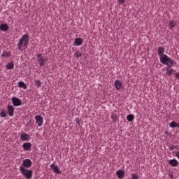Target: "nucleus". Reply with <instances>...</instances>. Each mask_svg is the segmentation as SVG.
Segmentation results:
<instances>
[{"label": "nucleus", "instance_id": "obj_32", "mask_svg": "<svg viewBox=\"0 0 179 179\" xmlns=\"http://www.w3.org/2000/svg\"><path fill=\"white\" fill-rule=\"evenodd\" d=\"M177 147L174 146V145H172L171 147V150H174V149H176Z\"/></svg>", "mask_w": 179, "mask_h": 179}, {"label": "nucleus", "instance_id": "obj_12", "mask_svg": "<svg viewBox=\"0 0 179 179\" xmlns=\"http://www.w3.org/2000/svg\"><path fill=\"white\" fill-rule=\"evenodd\" d=\"M116 176L117 178L122 179L125 177V171H124V170H118L116 171Z\"/></svg>", "mask_w": 179, "mask_h": 179}, {"label": "nucleus", "instance_id": "obj_22", "mask_svg": "<svg viewBox=\"0 0 179 179\" xmlns=\"http://www.w3.org/2000/svg\"><path fill=\"white\" fill-rule=\"evenodd\" d=\"M134 118H135V116L132 114L128 115L127 116V121H129V122L134 121Z\"/></svg>", "mask_w": 179, "mask_h": 179}, {"label": "nucleus", "instance_id": "obj_26", "mask_svg": "<svg viewBox=\"0 0 179 179\" xmlns=\"http://www.w3.org/2000/svg\"><path fill=\"white\" fill-rule=\"evenodd\" d=\"M74 57H76L77 58H80V57H82V53L78 51L74 54Z\"/></svg>", "mask_w": 179, "mask_h": 179}, {"label": "nucleus", "instance_id": "obj_18", "mask_svg": "<svg viewBox=\"0 0 179 179\" xmlns=\"http://www.w3.org/2000/svg\"><path fill=\"white\" fill-rule=\"evenodd\" d=\"M171 67V66H169L166 68V75H167V76H171L173 75V72L174 71V70Z\"/></svg>", "mask_w": 179, "mask_h": 179}, {"label": "nucleus", "instance_id": "obj_13", "mask_svg": "<svg viewBox=\"0 0 179 179\" xmlns=\"http://www.w3.org/2000/svg\"><path fill=\"white\" fill-rule=\"evenodd\" d=\"M22 148H23L24 150H25L26 152H29V150H30V149H31V144L29 142L24 143L22 144Z\"/></svg>", "mask_w": 179, "mask_h": 179}, {"label": "nucleus", "instance_id": "obj_23", "mask_svg": "<svg viewBox=\"0 0 179 179\" xmlns=\"http://www.w3.org/2000/svg\"><path fill=\"white\" fill-rule=\"evenodd\" d=\"M169 127L171 128H177V127H178V124H177L176 122H171L169 123Z\"/></svg>", "mask_w": 179, "mask_h": 179}, {"label": "nucleus", "instance_id": "obj_6", "mask_svg": "<svg viewBox=\"0 0 179 179\" xmlns=\"http://www.w3.org/2000/svg\"><path fill=\"white\" fill-rule=\"evenodd\" d=\"M11 101L14 107H19V106H22V100L17 97H13L11 99Z\"/></svg>", "mask_w": 179, "mask_h": 179}, {"label": "nucleus", "instance_id": "obj_1", "mask_svg": "<svg viewBox=\"0 0 179 179\" xmlns=\"http://www.w3.org/2000/svg\"><path fill=\"white\" fill-rule=\"evenodd\" d=\"M164 48H158L157 52L161 64H163V65H166V66H174V65H176L177 62L167 56V55L164 54Z\"/></svg>", "mask_w": 179, "mask_h": 179}, {"label": "nucleus", "instance_id": "obj_7", "mask_svg": "<svg viewBox=\"0 0 179 179\" xmlns=\"http://www.w3.org/2000/svg\"><path fill=\"white\" fill-rule=\"evenodd\" d=\"M7 111L9 117H13L15 115V108L12 105L7 106Z\"/></svg>", "mask_w": 179, "mask_h": 179}, {"label": "nucleus", "instance_id": "obj_15", "mask_svg": "<svg viewBox=\"0 0 179 179\" xmlns=\"http://www.w3.org/2000/svg\"><path fill=\"white\" fill-rule=\"evenodd\" d=\"M169 163L172 167H177V166H178V161L176 159H170Z\"/></svg>", "mask_w": 179, "mask_h": 179}, {"label": "nucleus", "instance_id": "obj_20", "mask_svg": "<svg viewBox=\"0 0 179 179\" xmlns=\"http://www.w3.org/2000/svg\"><path fill=\"white\" fill-rule=\"evenodd\" d=\"M6 69L9 70H12L13 69V68H15V64L12 62H9L6 65Z\"/></svg>", "mask_w": 179, "mask_h": 179}, {"label": "nucleus", "instance_id": "obj_31", "mask_svg": "<svg viewBox=\"0 0 179 179\" xmlns=\"http://www.w3.org/2000/svg\"><path fill=\"white\" fill-rule=\"evenodd\" d=\"M119 3H124L125 0H118Z\"/></svg>", "mask_w": 179, "mask_h": 179}, {"label": "nucleus", "instance_id": "obj_34", "mask_svg": "<svg viewBox=\"0 0 179 179\" xmlns=\"http://www.w3.org/2000/svg\"><path fill=\"white\" fill-rule=\"evenodd\" d=\"M0 3H1V0H0Z\"/></svg>", "mask_w": 179, "mask_h": 179}, {"label": "nucleus", "instance_id": "obj_4", "mask_svg": "<svg viewBox=\"0 0 179 179\" xmlns=\"http://www.w3.org/2000/svg\"><path fill=\"white\" fill-rule=\"evenodd\" d=\"M37 62L39 64V66H45V64H47V58L43 57L41 53H39L36 55Z\"/></svg>", "mask_w": 179, "mask_h": 179}, {"label": "nucleus", "instance_id": "obj_11", "mask_svg": "<svg viewBox=\"0 0 179 179\" xmlns=\"http://www.w3.org/2000/svg\"><path fill=\"white\" fill-rule=\"evenodd\" d=\"M22 165L24 167H26L27 169H29V167H31V160L29 159H26L22 162Z\"/></svg>", "mask_w": 179, "mask_h": 179}, {"label": "nucleus", "instance_id": "obj_10", "mask_svg": "<svg viewBox=\"0 0 179 179\" xmlns=\"http://www.w3.org/2000/svg\"><path fill=\"white\" fill-rule=\"evenodd\" d=\"M114 85L115 89H116V90H121V89H122V83L119 80H116L114 83Z\"/></svg>", "mask_w": 179, "mask_h": 179}, {"label": "nucleus", "instance_id": "obj_28", "mask_svg": "<svg viewBox=\"0 0 179 179\" xmlns=\"http://www.w3.org/2000/svg\"><path fill=\"white\" fill-rule=\"evenodd\" d=\"M168 176H169V178H171V179L174 178V175L173 174V172H169Z\"/></svg>", "mask_w": 179, "mask_h": 179}, {"label": "nucleus", "instance_id": "obj_14", "mask_svg": "<svg viewBox=\"0 0 179 179\" xmlns=\"http://www.w3.org/2000/svg\"><path fill=\"white\" fill-rule=\"evenodd\" d=\"M20 138L22 141H29V139H30V135L27 133H22L20 135Z\"/></svg>", "mask_w": 179, "mask_h": 179}, {"label": "nucleus", "instance_id": "obj_33", "mask_svg": "<svg viewBox=\"0 0 179 179\" xmlns=\"http://www.w3.org/2000/svg\"><path fill=\"white\" fill-rule=\"evenodd\" d=\"M175 76H176V78H178V79H179V72L176 73L175 74Z\"/></svg>", "mask_w": 179, "mask_h": 179}, {"label": "nucleus", "instance_id": "obj_29", "mask_svg": "<svg viewBox=\"0 0 179 179\" xmlns=\"http://www.w3.org/2000/svg\"><path fill=\"white\" fill-rule=\"evenodd\" d=\"M76 124H78V125H80V120H79V118H76Z\"/></svg>", "mask_w": 179, "mask_h": 179}, {"label": "nucleus", "instance_id": "obj_25", "mask_svg": "<svg viewBox=\"0 0 179 179\" xmlns=\"http://www.w3.org/2000/svg\"><path fill=\"white\" fill-rule=\"evenodd\" d=\"M35 85L37 87H41V82L38 80H35Z\"/></svg>", "mask_w": 179, "mask_h": 179}, {"label": "nucleus", "instance_id": "obj_2", "mask_svg": "<svg viewBox=\"0 0 179 179\" xmlns=\"http://www.w3.org/2000/svg\"><path fill=\"white\" fill-rule=\"evenodd\" d=\"M30 36L27 34H24L22 37L19 39V42L17 43L18 50L20 51L23 50V47L27 48V45H29Z\"/></svg>", "mask_w": 179, "mask_h": 179}, {"label": "nucleus", "instance_id": "obj_21", "mask_svg": "<svg viewBox=\"0 0 179 179\" xmlns=\"http://www.w3.org/2000/svg\"><path fill=\"white\" fill-rule=\"evenodd\" d=\"M18 86L22 89H24V90L27 89V85L23 81L18 82Z\"/></svg>", "mask_w": 179, "mask_h": 179}, {"label": "nucleus", "instance_id": "obj_16", "mask_svg": "<svg viewBox=\"0 0 179 179\" xmlns=\"http://www.w3.org/2000/svg\"><path fill=\"white\" fill-rule=\"evenodd\" d=\"M0 30L1 31H8V30H9V26H8L6 24H1Z\"/></svg>", "mask_w": 179, "mask_h": 179}, {"label": "nucleus", "instance_id": "obj_24", "mask_svg": "<svg viewBox=\"0 0 179 179\" xmlns=\"http://www.w3.org/2000/svg\"><path fill=\"white\" fill-rule=\"evenodd\" d=\"M7 113H6V110H3L1 111L0 113V117H1L2 118H5V117H6Z\"/></svg>", "mask_w": 179, "mask_h": 179}, {"label": "nucleus", "instance_id": "obj_17", "mask_svg": "<svg viewBox=\"0 0 179 179\" xmlns=\"http://www.w3.org/2000/svg\"><path fill=\"white\" fill-rule=\"evenodd\" d=\"M83 43V39L81 38H76L75 39L76 45L80 46Z\"/></svg>", "mask_w": 179, "mask_h": 179}, {"label": "nucleus", "instance_id": "obj_27", "mask_svg": "<svg viewBox=\"0 0 179 179\" xmlns=\"http://www.w3.org/2000/svg\"><path fill=\"white\" fill-rule=\"evenodd\" d=\"M131 178L132 179H139V176H138V175H136L135 173H132Z\"/></svg>", "mask_w": 179, "mask_h": 179}, {"label": "nucleus", "instance_id": "obj_8", "mask_svg": "<svg viewBox=\"0 0 179 179\" xmlns=\"http://www.w3.org/2000/svg\"><path fill=\"white\" fill-rule=\"evenodd\" d=\"M50 168L52 169V171L56 174H62V171L59 169V167L57 165L52 164H50Z\"/></svg>", "mask_w": 179, "mask_h": 179}, {"label": "nucleus", "instance_id": "obj_30", "mask_svg": "<svg viewBox=\"0 0 179 179\" xmlns=\"http://www.w3.org/2000/svg\"><path fill=\"white\" fill-rule=\"evenodd\" d=\"M112 120H113V121H117V116L116 115H113L112 116Z\"/></svg>", "mask_w": 179, "mask_h": 179}, {"label": "nucleus", "instance_id": "obj_9", "mask_svg": "<svg viewBox=\"0 0 179 179\" xmlns=\"http://www.w3.org/2000/svg\"><path fill=\"white\" fill-rule=\"evenodd\" d=\"M168 27L170 30H174L177 27V22L174 20L169 21Z\"/></svg>", "mask_w": 179, "mask_h": 179}, {"label": "nucleus", "instance_id": "obj_5", "mask_svg": "<svg viewBox=\"0 0 179 179\" xmlns=\"http://www.w3.org/2000/svg\"><path fill=\"white\" fill-rule=\"evenodd\" d=\"M34 120L38 125V127H43V124L44 123V118L41 115H36L34 117Z\"/></svg>", "mask_w": 179, "mask_h": 179}, {"label": "nucleus", "instance_id": "obj_19", "mask_svg": "<svg viewBox=\"0 0 179 179\" xmlns=\"http://www.w3.org/2000/svg\"><path fill=\"white\" fill-rule=\"evenodd\" d=\"M1 57V58H9V57H10V52L8 51H3Z\"/></svg>", "mask_w": 179, "mask_h": 179}, {"label": "nucleus", "instance_id": "obj_3", "mask_svg": "<svg viewBox=\"0 0 179 179\" xmlns=\"http://www.w3.org/2000/svg\"><path fill=\"white\" fill-rule=\"evenodd\" d=\"M20 171L21 174L27 179H31L33 177V171L26 169V168L23 166H20Z\"/></svg>", "mask_w": 179, "mask_h": 179}]
</instances>
